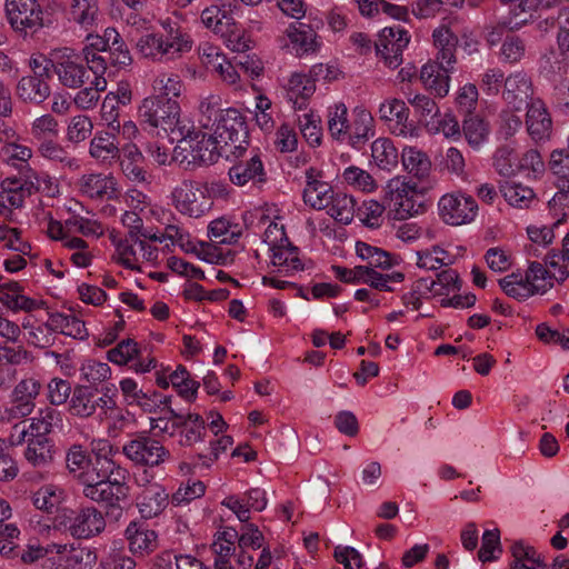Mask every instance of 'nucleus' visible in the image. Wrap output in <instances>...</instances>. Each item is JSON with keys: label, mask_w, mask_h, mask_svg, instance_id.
<instances>
[{"label": "nucleus", "mask_w": 569, "mask_h": 569, "mask_svg": "<svg viewBox=\"0 0 569 569\" xmlns=\"http://www.w3.org/2000/svg\"><path fill=\"white\" fill-rule=\"evenodd\" d=\"M527 130L535 141L549 139L552 130V121L545 103L540 99H531L528 104Z\"/></svg>", "instance_id": "obj_27"}, {"label": "nucleus", "mask_w": 569, "mask_h": 569, "mask_svg": "<svg viewBox=\"0 0 569 569\" xmlns=\"http://www.w3.org/2000/svg\"><path fill=\"white\" fill-rule=\"evenodd\" d=\"M183 88L181 77L174 72L161 71L151 80V96H160L162 99L176 100L182 94Z\"/></svg>", "instance_id": "obj_44"}, {"label": "nucleus", "mask_w": 569, "mask_h": 569, "mask_svg": "<svg viewBox=\"0 0 569 569\" xmlns=\"http://www.w3.org/2000/svg\"><path fill=\"white\" fill-rule=\"evenodd\" d=\"M211 131L210 137L222 154H237L247 144L246 119L234 108L220 111L213 120Z\"/></svg>", "instance_id": "obj_5"}, {"label": "nucleus", "mask_w": 569, "mask_h": 569, "mask_svg": "<svg viewBox=\"0 0 569 569\" xmlns=\"http://www.w3.org/2000/svg\"><path fill=\"white\" fill-rule=\"evenodd\" d=\"M416 264L420 269L430 271L453 264L456 261V256L440 244L416 251Z\"/></svg>", "instance_id": "obj_40"}, {"label": "nucleus", "mask_w": 569, "mask_h": 569, "mask_svg": "<svg viewBox=\"0 0 569 569\" xmlns=\"http://www.w3.org/2000/svg\"><path fill=\"white\" fill-rule=\"evenodd\" d=\"M462 132L468 144L478 150L488 141L490 128L479 116L469 114L463 119Z\"/></svg>", "instance_id": "obj_48"}, {"label": "nucleus", "mask_w": 569, "mask_h": 569, "mask_svg": "<svg viewBox=\"0 0 569 569\" xmlns=\"http://www.w3.org/2000/svg\"><path fill=\"white\" fill-rule=\"evenodd\" d=\"M238 532L233 528H226L214 536L212 550L216 555L214 569H233L228 558L234 552Z\"/></svg>", "instance_id": "obj_41"}, {"label": "nucleus", "mask_w": 569, "mask_h": 569, "mask_svg": "<svg viewBox=\"0 0 569 569\" xmlns=\"http://www.w3.org/2000/svg\"><path fill=\"white\" fill-rule=\"evenodd\" d=\"M269 259L270 273L290 277L303 270L298 248L293 247L289 241L270 250Z\"/></svg>", "instance_id": "obj_22"}, {"label": "nucleus", "mask_w": 569, "mask_h": 569, "mask_svg": "<svg viewBox=\"0 0 569 569\" xmlns=\"http://www.w3.org/2000/svg\"><path fill=\"white\" fill-rule=\"evenodd\" d=\"M378 118L397 137L416 139L419 137L418 127L409 120L410 110L402 99L385 98L377 110Z\"/></svg>", "instance_id": "obj_10"}, {"label": "nucleus", "mask_w": 569, "mask_h": 569, "mask_svg": "<svg viewBox=\"0 0 569 569\" xmlns=\"http://www.w3.org/2000/svg\"><path fill=\"white\" fill-rule=\"evenodd\" d=\"M329 202L325 210L336 221L349 224L353 220L356 200L352 196L345 192H335Z\"/></svg>", "instance_id": "obj_50"}, {"label": "nucleus", "mask_w": 569, "mask_h": 569, "mask_svg": "<svg viewBox=\"0 0 569 569\" xmlns=\"http://www.w3.org/2000/svg\"><path fill=\"white\" fill-rule=\"evenodd\" d=\"M233 20L230 9L226 4H211L200 14L202 26L219 36Z\"/></svg>", "instance_id": "obj_46"}, {"label": "nucleus", "mask_w": 569, "mask_h": 569, "mask_svg": "<svg viewBox=\"0 0 569 569\" xmlns=\"http://www.w3.org/2000/svg\"><path fill=\"white\" fill-rule=\"evenodd\" d=\"M138 116L148 126L162 130L172 143L188 132L189 120L181 117L177 100L148 96L138 107Z\"/></svg>", "instance_id": "obj_4"}, {"label": "nucleus", "mask_w": 569, "mask_h": 569, "mask_svg": "<svg viewBox=\"0 0 569 569\" xmlns=\"http://www.w3.org/2000/svg\"><path fill=\"white\" fill-rule=\"evenodd\" d=\"M17 93L26 102L41 103L50 96V89L44 79L23 77L17 86Z\"/></svg>", "instance_id": "obj_49"}, {"label": "nucleus", "mask_w": 569, "mask_h": 569, "mask_svg": "<svg viewBox=\"0 0 569 569\" xmlns=\"http://www.w3.org/2000/svg\"><path fill=\"white\" fill-rule=\"evenodd\" d=\"M90 156L99 162L110 163L120 156V148L114 134L99 132L90 142Z\"/></svg>", "instance_id": "obj_42"}, {"label": "nucleus", "mask_w": 569, "mask_h": 569, "mask_svg": "<svg viewBox=\"0 0 569 569\" xmlns=\"http://www.w3.org/2000/svg\"><path fill=\"white\" fill-rule=\"evenodd\" d=\"M307 184L303 190L305 203L317 210H322L330 203L333 197V189L331 186L319 179V174L315 169H309L306 173Z\"/></svg>", "instance_id": "obj_32"}, {"label": "nucleus", "mask_w": 569, "mask_h": 569, "mask_svg": "<svg viewBox=\"0 0 569 569\" xmlns=\"http://www.w3.org/2000/svg\"><path fill=\"white\" fill-rule=\"evenodd\" d=\"M438 212L445 223L462 226L476 219L478 204L471 196L461 192L446 193L438 201Z\"/></svg>", "instance_id": "obj_11"}, {"label": "nucleus", "mask_w": 569, "mask_h": 569, "mask_svg": "<svg viewBox=\"0 0 569 569\" xmlns=\"http://www.w3.org/2000/svg\"><path fill=\"white\" fill-rule=\"evenodd\" d=\"M106 527L101 512L94 508L82 509L73 519V537L91 538L100 533Z\"/></svg>", "instance_id": "obj_38"}, {"label": "nucleus", "mask_w": 569, "mask_h": 569, "mask_svg": "<svg viewBox=\"0 0 569 569\" xmlns=\"http://www.w3.org/2000/svg\"><path fill=\"white\" fill-rule=\"evenodd\" d=\"M499 283L505 293L515 299L525 300L532 296L527 272L508 274Z\"/></svg>", "instance_id": "obj_58"}, {"label": "nucleus", "mask_w": 569, "mask_h": 569, "mask_svg": "<svg viewBox=\"0 0 569 569\" xmlns=\"http://www.w3.org/2000/svg\"><path fill=\"white\" fill-rule=\"evenodd\" d=\"M327 128L330 137L352 147L367 141L375 134V119L369 110L357 107L351 117L342 101H336L327 108Z\"/></svg>", "instance_id": "obj_2"}, {"label": "nucleus", "mask_w": 569, "mask_h": 569, "mask_svg": "<svg viewBox=\"0 0 569 569\" xmlns=\"http://www.w3.org/2000/svg\"><path fill=\"white\" fill-rule=\"evenodd\" d=\"M179 443L182 447H191L204 440L206 420L198 413L188 411L177 416Z\"/></svg>", "instance_id": "obj_30"}, {"label": "nucleus", "mask_w": 569, "mask_h": 569, "mask_svg": "<svg viewBox=\"0 0 569 569\" xmlns=\"http://www.w3.org/2000/svg\"><path fill=\"white\" fill-rule=\"evenodd\" d=\"M508 6V17L503 20V24L510 29L520 28L531 17L532 13L541 8L551 7L550 1L545 0H501Z\"/></svg>", "instance_id": "obj_33"}, {"label": "nucleus", "mask_w": 569, "mask_h": 569, "mask_svg": "<svg viewBox=\"0 0 569 569\" xmlns=\"http://www.w3.org/2000/svg\"><path fill=\"white\" fill-rule=\"evenodd\" d=\"M429 187L408 176L397 174L388 179L382 188V199L397 220H408L428 210Z\"/></svg>", "instance_id": "obj_3"}, {"label": "nucleus", "mask_w": 569, "mask_h": 569, "mask_svg": "<svg viewBox=\"0 0 569 569\" xmlns=\"http://www.w3.org/2000/svg\"><path fill=\"white\" fill-rule=\"evenodd\" d=\"M106 36L110 40L108 50L113 66L124 68L131 64L132 57L128 47L122 41L119 32L113 28L106 29Z\"/></svg>", "instance_id": "obj_57"}, {"label": "nucleus", "mask_w": 569, "mask_h": 569, "mask_svg": "<svg viewBox=\"0 0 569 569\" xmlns=\"http://www.w3.org/2000/svg\"><path fill=\"white\" fill-rule=\"evenodd\" d=\"M121 222L128 229L129 237L131 238L141 237L163 243L166 247L179 244L183 250L197 253L201 260L209 261V259L200 254L198 244L186 239L187 236L177 226L169 224L164 228V231H159L153 228H143L142 219L134 210L126 211L121 217Z\"/></svg>", "instance_id": "obj_7"}, {"label": "nucleus", "mask_w": 569, "mask_h": 569, "mask_svg": "<svg viewBox=\"0 0 569 569\" xmlns=\"http://www.w3.org/2000/svg\"><path fill=\"white\" fill-rule=\"evenodd\" d=\"M284 39V47L297 57L316 54L322 46L320 37L303 24H290Z\"/></svg>", "instance_id": "obj_18"}, {"label": "nucleus", "mask_w": 569, "mask_h": 569, "mask_svg": "<svg viewBox=\"0 0 569 569\" xmlns=\"http://www.w3.org/2000/svg\"><path fill=\"white\" fill-rule=\"evenodd\" d=\"M80 379L89 386L96 387L111 377V368L108 363L94 359L84 360L80 368Z\"/></svg>", "instance_id": "obj_62"}, {"label": "nucleus", "mask_w": 569, "mask_h": 569, "mask_svg": "<svg viewBox=\"0 0 569 569\" xmlns=\"http://www.w3.org/2000/svg\"><path fill=\"white\" fill-rule=\"evenodd\" d=\"M168 493L159 483H150L138 497V509L146 519L159 516L168 506Z\"/></svg>", "instance_id": "obj_35"}, {"label": "nucleus", "mask_w": 569, "mask_h": 569, "mask_svg": "<svg viewBox=\"0 0 569 569\" xmlns=\"http://www.w3.org/2000/svg\"><path fill=\"white\" fill-rule=\"evenodd\" d=\"M431 282L435 298H441V303L446 307L468 308L476 301L473 295H457L461 283L458 273L452 269L442 271L436 279L431 278Z\"/></svg>", "instance_id": "obj_16"}, {"label": "nucleus", "mask_w": 569, "mask_h": 569, "mask_svg": "<svg viewBox=\"0 0 569 569\" xmlns=\"http://www.w3.org/2000/svg\"><path fill=\"white\" fill-rule=\"evenodd\" d=\"M510 555L509 569H547L542 556L533 546L523 540L512 542Z\"/></svg>", "instance_id": "obj_36"}, {"label": "nucleus", "mask_w": 569, "mask_h": 569, "mask_svg": "<svg viewBox=\"0 0 569 569\" xmlns=\"http://www.w3.org/2000/svg\"><path fill=\"white\" fill-rule=\"evenodd\" d=\"M516 169L517 173H521L526 178L538 179L543 174L546 166L540 153L531 149L526 151L520 158L518 157Z\"/></svg>", "instance_id": "obj_63"}, {"label": "nucleus", "mask_w": 569, "mask_h": 569, "mask_svg": "<svg viewBox=\"0 0 569 569\" xmlns=\"http://www.w3.org/2000/svg\"><path fill=\"white\" fill-rule=\"evenodd\" d=\"M136 49L143 58L153 61H168L167 51L163 42V36L158 33H148L142 36L136 44Z\"/></svg>", "instance_id": "obj_55"}, {"label": "nucleus", "mask_w": 569, "mask_h": 569, "mask_svg": "<svg viewBox=\"0 0 569 569\" xmlns=\"http://www.w3.org/2000/svg\"><path fill=\"white\" fill-rule=\"evenodd\" d=\"M164 30L163 42L167 51V59L173 60L192 49L193 40L182 27L170 18L160 21Z\"/></svg>", "instance_id": "obj_24"}, {"label": "nucleus", "mask_w": 569, "mask_h": 569, "mask_svg": "<svg viewBox=\"0 0 569 569\" xmlns=\"http://www.w3.org/2000/svg\"><path fill=\"white\" fill-rule=\"evenodd\" d=\"M32 77L49 78L51 70L58 76L61 83L70 87L71 81V54L68 48H59L51 51L50 57H33L30 59Z\"/></svg>", "instance_id": "obj_13"}, {"label": "nucleus", "mask_w": 569, "mask_h": 569, "mask_svg": "<svg viewBox=\"0 0 569 569\" xmlns=\"http://www.w3.org/2000/svg\"><path fill=\"white\" fill-rule=\"evenodd\" d=\"M425 127L431 134H442L449 140H459L461 137V128L458 119L451 111L432 116L426 121Z\"/></svg>", "instance_id": "obj_43"}, {"label": "nucleus", "mask_w": 569, "mask_h": 569, "mask_svg": "<svg viewBox=\"0 0 569 569\" xmlns=\"http://www.w3.org/2000/svg\"><path fill=\"white\" fill-rule=\"evenodd\" d=\"M403 279L405 274L400 271L381 273L372 267L365 266L361 283L368 284L369 287L380 291H392V284L400 283Z\"/></svg>", "instance_id": "obj_54"}, {"label": "nucleus", "mask_w": 569, "mask_h": 569, "mask_svg": "<svg viewBox=\"0 0 569 569\" xmlns=\"http://www.w3.org/2000/svg\"><path fill=\"white\" fill-rule=\"evenodd\" d=\"M432 37L435 46L439 50L437 54V60L442 61V63H446L449 67L455 66V49L458 43L457 38L447 27H439L438 29H436L433 31Z\"/></svg>", "instance_id": "obj_53"}, {"label": "nucleus", "mask_w": 569, "mask_h": 569, "mask_svg": "<svg viewBox=\"0 0 569 569\" xmlns=\"http://www.w3.org/2000/svg\"><path fill=\"white\" fill-rule=\"evenodd\" d=\"M110 239L114 247L113 261L128 270L141 271L144 263H154L159 258L158 248L148 243L147 239H122L113 233Z\"/></svg>", "instance_id": "obj_8"}, {"label": "nucleus", "mask_w": 569, "mask_h": 569, "mask_svg": "<svg viewBox=\"0 0 569 569\" xmlns=\"http://www.w3.org/2000/svg\"><path fill=\"white\" fill-rule=\"evenodd\" d=\"M342 178L348 186L361 192L372 193L378 189V182L372 174L356 166L346 168Z\"/></svg>", "instance_id": "obj_56"}, {"label": "nucleus", "mask_w": 569, "mask_h": 569, "mask_svg": "<svg viewBox=\"0 0 569 569\" xmlns=\"http://www.w3.org/2000/svg\"><path fill=\"white\" fill-rule=\"evenodd\" d=\"M499 190L507 203L516 209H529L536 200L532 188L515 180L501 182Z\"/></svg>", "instance_id": "obj_39"}, {"label": "nucleus", "mask_w": 569, "mask_h": 569, "mask_svg": "<svg viewBox=\"0 0 569 569\" xmlns=\"http://www.w3.org/2000/svg\"><path fill=\"white\" fill-rule=\"evenodd\" d=\"M79 190L89 198L113 199L119 194V186L111 174L89 173L79 181Z\"/></svg>", "instance_id": "obj_28"}, {"label": "nucleus", "mask_w": 569, "mask_h": 569, "mask_svg": "<svg viewBox=\"0 0 569 569\" xmlns=\"http://www.w3.org/2000/svg\"><path fill=\"white\" fill-rule=\"evenodd\" d=\"M453 66L449 67L440 60L429 61L421 67L420 81L432 94L443 98L450 90V73Z\"/></svg>", "instance_id": "obj_20"}, {"label": "nucleus", "mask_w": 569, "mask_h": 569, "mask_svg": "<svg viewBox=\"0 0 569 569\" xmlns=\"http://www.w3.org/2000/svg\"><path fill=\"white\" fill-rule=\"evenodd\" d=\"M532 94L531 79L521 71H516L505 79L502 98L508 108L520 111L528 106Z\"/></svg>", "instance_id": "obj_19"}, {"label": "nucleus", "mask_w": 569, "mask_h": 569, "mask_svg": "<svg viewBox=\"0 0 569 569\" xmlns=\"http://www.w3.org/2000/svg\"><path fill=\"white\" fill-rule=\"evenodd\" d=\"M170 386L180 398L189 403L196 401L200 382L194 380L183 366H178L174 370L170 371Z\"/></svg>", "instance_id": "obj_45"}, {"label": "nucleus", "mask_w": 569, "mask_h": 569, "mask_svg": "<svg viewBox=\"0 0 569 569\" xmlns=\"http://www.w3.org/2000/svg\"><path fill=\"white\" fill-rule=\"evenodd\" d=\"M283 88L287 91L288 99L298 109H301L305 101L316 91V84L310 73L305 74L301 72H292L283 83Z\"/></svg>", "instance_id": "obj_37"}, {"label": "nucleus", "mask_w": 569, "mask_h": 569, "mask_svg": "<svg viewBox=\"0 0 569 569\" xmlns=\"http://www.w3.org/2000/svg\"><path fill=\"white\" fill-rule=\"evenodd\" d=\"M171 197L174 208L190 218L203 217L213 204L211 189L198 181H182L173 189Z\"/></svg>", "instance_id": "obj_9"}, {"label": "nucleus", "mask_w": 569, "mask_h": 569, "mask_svg": "<svg viewBox=\"0 0 569 569\" xmlns=\"http://www.w3.org/2000/svg\"><path fill=\"white\" fill-rule=\"evenodd\" d=\"M187 128L188 132L174 141V161L181 166H201L217 161L222 153L210 133L196 130L190 121Z\"/></svg>", "instance_id": "obj_6"}, {"label": "nucleus", "mask_w": 569, "mask_h": 569, "mask_svg": "<svg viewBox=\"0 0 569 569\" xmlns=\"http://www.w3.org/2000/svg\"><path fill=\"white\" fill-rule=\"evenodd\" d=\"M0 206L7 208V204L20 208L26 197H30L40 189V179L21 180L16 178H6L1 182Z\"/></svg>", "instance_id": "obj_23"}, {"label": "nucleus", "mask_w": 569, "mask_h": 569, "mask_svg": "<svg viewBox=\"0 0 569 569\" xmlns=\"http://www.w3.org/2000/svg\"><path fill=\"white\" fill-rule=\"evenodd\" d=\"M24 457L33 467L47 465L52 460L51 445L48 438H28Z\"/></svg>", "instance_id": "obj_59"}, {"label": "nucleus", "mask_w": 569, "mask_h": 569, "mask_svg": "<svg viewBox=\"0 0 569 569\" xmlns=\"http://www.w3.org/2000/svg\"><path fill=\"white\" fill-rule=\"evenodd\" d=\"M549 168L556 177L559 191L549 201V210L556 217L565 216L563 206H569V154L566 150H555L550 154Z\"/></svg>", "instance_id": "obj_14"}, {"label": "nucleus", "mask_w": 569, "mask_h": 569, "mask_svg": "<svg viewBox=\"0 0 569 569\" xmlns=\"http://www.w3.org/2000/svg\"><path fill=\"white\" fill-rule=\"evenodd\" d=\"M400 153L393 141L387 137H379L370 146V164L375 168L392 172L398 168Z\"/></svg>", "instance_id": "obj_29"}, {"label": "nucleus", "mask_w": 569, "mask_h": 569, "mask_svg": "<svg viewBox=\"0 0 569 569\" xmlns=\"http://www.w3.org/2000/svg\"><path fill=\"white\" fill-rule=\"evenodd\" d=\"M31 500L37 509L52 515L53 511H59L61 505L67 502V495L59 488L44 486L32 495Z\"/></svg>", "instance_id": "obj_47"}, {"label": "nucleus", "mask_w": 569, "mask_h": 569, "mask_svg": "<svg viewBox=\"0 0 569 569\" xmlns=\"http://www.w3.org/2000/svg\"><path fill=\"white\" fill-rule=\"evenodd\" d=\"M119 388L126 405L137 406L144 412H156L159 402H167V397H161L157 392H144L139 383L130 377L122 378L119 381Z\"/></svg>", "instance_id": "obj_21"}, {"label": "nucleus", "mask_w": 569, "mask_h": 569, "mask_svg": "<svg viewBox=\"0 0 569 569\" xmlns=\"http://www.w3.org/2000/svg\"><path fill=\"white\" fill-rule=\"evenodd\" d=\"M400 159L402 169L409 178L420 183H426L431 173L432 163L423 150L415 146H405L401 150Z\"/></svg>", "instance_id": "obj_25"}, {"label": "nucleus", "mask_w": 569, "mask_h": 569, "mask_svg": "<svg viewBox=\"0 0 569 569\" xmlns=\"http://www.w3.org/2000/svg\"><path fill=\"white\" fill-rule=\"evenodd\" d=\"M116 451L108 440L93 442L92 452L73 446V478L83 485L87 498L117 506L130 496L129 472L113 460Z\"/></svg>", "instance_id": "obj_1"}, {"label": "nucleus", "mask_w": 569, "mask_h": 569, "mask_svg": "<svg viewBox=\"0 0 569 569\" xmlns=\"http://www.w3.org/2000/svg\"><path fill=\"white\" fill-rule=\"evenodd\" d=\"M241 226L226 218H219L210 222L208 234L217 243L231 244L241 236Z\"/></svg>", "instance_id": "obj_52"}, {"label": "nucleus", "mask_w": 569, "mask_h": 569, "mask_svg": "<svg viewBox=\"0 0 569 569\" xmlns=\"http://www.w3.org/2000/svg\"><path fill=\"white\" fill-rule=\"evenodd\" d=\"M126 538L131 552L136 555L150 553L158 547L157 532L142 522H130L126 529Z\"/></svg>", "instance_id": "obj_34"}, {"label": "nucleus", "mask_w": 569, "mask_h": 569, "mask_svg": "<svg viewBox=\"0 0 569 569\" xmlns=\"http://www.w3.org/2000/svg\"><path fill=\"white\" fill-rule=\"evenodd\" d=\"M103 569H134L136 561L129 557L121 542H114L101 561Z\"/></svg>", "instance_id": "obj_64"}, {"label": "nucleus", "mask_w": 569, "mask_h": 569, "mask_svg": "<svg viewBox=\"0 0 569 569\" xmlns=\"http://www.w3.org/2000/svg\"><path fill=\"white\" fill-rule=\"evenodd\" d=\"M6 13L11 27L24 36L43 26L42 9L37 0H7Z\"/></svg>", "instance_id": "obj_12"}, {"label": "nucleus", "mask_w": 569, "mask_h": 569, "mask_svg": "<svg viewBox=\"0 0 569 569\" xmlns=\"http://www.w3.org/2000/svg\"><path fill=\"white\" fill-rule=\"evenodd\" d=\"M229 178L238 187L264 182L266 172L260 156L253 154L250 159L233 164L229 169Z\"/></svg>", "instance_id": "obj_31"}, {"label": "nucleus", "mask_w": 569, "mask_h": 569, "mask_svg": "<svg viewBox=\"0 0 569 569\" xmlns=\"http://www.w3.org/2000/svg\"><path fill=\"white\" fill-rule=\"evenodd\" d=\"M559 271V268H552L550 266L549 258L545 264L531 262L527 270L531 295H545L553 288L556 283L565 281L568 277H560Z\"/></svg>", "instance_id": "obj_26"}, {"label": "nucleus", "mask_w": 569, "mask_h": 569, "mask_svg": "<svg viewBox=\"0 0 569 569\" xmlns=\"http://www.w3.org/2000/svg\"><path fill=\"white\" fill-rule=\"evenodd\" d=\"M410 36L400 26L383 28L376 43L377 53L389 68H397L402 60V52L408 47Z\"/></svg>", "instance_id": "obj_15"}, {"label": "nucleus", "mask_w": 569, "mask_h": 569, "mask_svg": "<svg viewBox=\"0 0 569 569\" xmlns=\"http://www.w3.org/2000/svg\"><path fill=\"white\" fill-rule=\"evenodd\" d=\"M73 20L84 30L98 24L97 0H73Z\"/></svg>", "instance_id": "obj_61"}, {"label": "nucleus", "mask_w": 569, "mask_h": 569, "mask_svg": "<svg viewBox=\"0 0 569 569\" xmlns=\"http://www.w3.org/2000/svg\"><path fill=\"white\" fill-rule=\"evenodd\" d=\"M123 455L137 465L158 466L164 462L170 453L157 440L148 437H138L122 447Z\"/></svg>", "instance_id": "obj_17"}, {"label": "nucleus", "mask_w": 569, "mask_h": 569, "mask_svg": "<svg viewBox=\"0 0 569 569\" xmlns=\"http://www.w3.org/2000/svg\"><path fill=\"white\" fill-rule=\"evenodd\" d=\"M224 46L233 52H246L252 48V39L247 30L234 19L219 34Z\"/></svg>", "instance_id": "obj_51"}, {"label": "nucleus", "mask_w": 569, "mask_h": 569, "mask_svg": "<svg viewBox=\"0 0 569 569\" xmlns=\"http://www.w3.org/2000/svg\"><path fill=\"white\" fill-rule=\"evenodd\" d=\"M161 403L164 405V408L161 410V415L149 418L150 430L156 436L168 435L173 437L178 431L177 416H179V413L167 406L168 401L166 403L159 402V405Z\"/></svg>", "instance_id": "obj_60"}]
</instances>
